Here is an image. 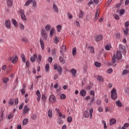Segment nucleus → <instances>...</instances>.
I'll use <instances>...</instances> for the list:
<instances>
[{"instance_id": "f257e3e1", "label": "nucleus", "mask_w": 129, "mask_h": 129, "mask_svg": "<svg viewBox=\"0 0 129 129\" xmlns=\"http://www.w3.org/2000/svg\"><path fill=\"white\" fill-rule=\"evenodd\" d=\"M111 97L112 99H113L114 100L116 99L117 98V95L116 94V90L115 89H113L111 91Z\"/></svg>"}, {"instance_id": "f03ea898", "label": "nucleus", "mask_w": 129, "mask_h": 129, "mask_svg": "<svg viewBox=\"0 0 129 129\" xmlns=\"http://www.w3.org/2000/svg\"><path fill=\"white\" fill-rule=\"evenodd\" d=\"M103 39V36L101 34H98L95 36L94 39L96 42H99Z\"/></svg>"}, {"instance_id": "7ed1b4c3", "label": "nucleus", "mask_w": 129, "mask_h": 129, "mask_svg": "<svg viewBox=\"0 0 129 129\" xmlns=\"http://www.w3.org/2000/svg\"><path fill=\"white\" fill-rule=\"evenodd\" d=\"M48 100L50 103H53L56 101V97L54 95H51L49 96Z\"/></svg>"}, {"instance_id": "20e7f679", "label": "nucleus", "mask_w": 129, "mask_h": 129, "mask_svg": "<svg viewBox=\"0 0 129 129\" xmlns=\"http://www.w3.org/2000/svg\"><path fill=\"white\" fill-rule=\"evenodd\" d=\"M19 13L21 16V19L24 21H27V17H26V15H25V13L24 12V10H20L19 11Z\"/></svg>"}, {"instance_id": "39448f33", "label": "nucleus", "mask_w": 129, "mask_h": 129, "mask_svg": "<svg viewBox=\"0 0 129 129\" xmlns=\"http://www.w3.org/2000/svg\"><path fill=\"white\" fill-rule=\"evenodd\" d=\"M119 50L121 53H126V47L123 45L119 44Z\"/></svg>"}, {"instance_id": "423d86ee", "label": "nucleus", "mask_w": 129, "mask_h": 129, "mask_svg": "<svg viewBox=\"0 0 129 129\" xmlns=\"http://www.w3.org/2000/svg\"><path fill=\"white\" fill-rule=\"evenodd\" d=\"M41 35L45 40H47V32L45 29L41 30Z\"/></svg>"}, {"instance_id": "0eeeda50", "label": "nucleus", "mask_w": 129, "mask_h": 129, "mask_svg": "<svg viewBox=\"0 0 129 129\" xmlns=\"http://www.w3.org/2000/svg\"><path fill=\"white\" fill-rule=\"evenodd\" d=\"M30 110V108L28 107V105H25L23 108V113L24 114H27L29 113V111Z\"/></svg>"}, {"instance_id": "6e6552de", "label": "nucleus", "mask_w": 129, "mask_h": 129, "mask_svg": "<svg viewBox=\"0 0 129 129\" xmlns=\"http://www.w3.org/2000/svg\"><path fill=\"white\" fill-rule=\"evenodd\" d=\"M10 60L12 63H13L14 64H16V63L18 62V56L17 55L14 56L10 58Z\"/></svg>"}, {"instance_id": "1a4fd4ad", "label": "nucleus", "mask_w": 129, "mask_h": 129, "mask_svg": "<svg viewBox=\"0 0 129 129\" xmlns=\"http://www.w3.org/2000/svg\"><path fill=\"white\" fill-rule=\"evenodd\" d=\"M5 25L7 29L11 28V21L9 20H6Z\"/></svg>"}, {"instance_id": "9d476101", "label": "nucleus", "mask_w": 129, "mask_h": 129, "mask_svg": "<svg viewBox=\"0 0 129 129\" xmlns=\"http://www.w3.org/2000/svg\"><path fill=\"white\" fill-rule=\"evenodd\" d=\"M100 13V11L98 9L97 10L95 15L94 21H97V19H98V17H99Z\"/></svg>"}, {"instance_id": "9b49d317", "label": "nucleus", "mask_w": 129, "mask_h": 129, "mask_svg": "<svg viewBox=\"0 0 129 129\" xmlns=\"http://www.w3.org/2000/svg\"><path fill=\"white\" fill-rule=\"evenodd\" d=\"M40 46L41 47L42 50H44V49H45V43L44 42V41H43V39H40Z\"/></svg>"}, {"instance_id": "f8f14e48", "label": "nucleus", "mask_w": 129, "mask_h": 129, "mask_svg": "<svg viewBox=\"0 0 129 129\" xmlns=\"http://www.w3.org/2000/svg\"><path fill=\"white\" fill-rule=\"evenodd\" d=\"M83 115L86 118H88V117H89V112H88V110H86L84 111Z\"/></svg>"}, {"instance_id": "ddd939ff", "label": "nucleus", "mask_w": 129, "mask_h": 129, "mask_svg": "<svg viewBox=\"0 0 129 129\" xmlns=\"http://www.w3.org/2000/svg\"><path fill=\"white\" fill-rule=\"evenodd\" d=\"M7 5L8 8H11L13 6V0H7Z\"/></svg>"}, {"instance_id": "4468645a", "label": "nucleus", "mask_w": 129, "mask_h": 129, "mask_svg": "<svg viewBox=\"0 0 129 129\" xmlns=\"http://www.w3.org/2000/svg\"><path fill=\"white\" fill-rule=\"evenodd\" d=\"M111 112L112 111V108L110 106H106L105 109V112Z\"/></svg>"}, {"instance_id": "2eb2a0df", "label": "nucleus", "mask_w": 129, "mask_h": 129, "mask_svg": "<svg viewBox=\"0 0 129 129\" xmlns=\"http://www.w3.org/2000/svg\"><path fill=\"white\" fill-rule=\"evenodd\" d=\"M116 123V119L114 118H112L110 120V125H112Z\"/></svg>"}, {"instance_id": "dca6fc26", "label": "nucleus", "mask_w": 129, "mask_h": 129, "mask_svg": "<svg viewBox=\"0 0 129 129\" xmlns=\"http://www.w3.org/2000/svg\"><path fill=\"white\" fill-rule=\"evenodd\" d=\"M122 57V54H121V53L119 52V51H117L116 52V58L117 59H121V57Z\"/></svg>"}, {"instance_id": "f3484780", "label": "nucleus", "mask_w": 129, "mask_h": 129, "mask_svg": "<svg viewBox=\"0 0 129 129\" xmlns=\"http://www.w3.org/2000/svg\"><path fill=\"white\" fill-rule=\"evenodd\" d=\"M71 72L73 76V77H75L76 76V73H77V71H76V69H73L71 70Z\"/></svg>"}, {"instance_id": "a211bd4d", "label": "nucleus", "mask_w": 129, "mask_h": 129, "mask_svg": "<svg viewBox=\"0 0 129 129\" xmlns=\"http://www.w3.org/2000/svg\"><path fill=\"white\" fill-rule=\"evenodd\" d=\"M36 95H37V101H40V100L41 99V93L40 92V91L37 90L36 91Z\"/></svg>"}, {"instance_id": "6ab92c4d", "label": "nucleus", "mask_w": 129, "mask_h": 129, "mask_svg": "<svg viewBox=\"0 0 129 129\" xmlns=\"http://www.w3.org/2000/svg\"><path fill=\"white\" fill-rule=\"evenodd\" d=\"M84 17V12H83V11L81 10L80 11V13L79 15V19H80V20L81 19H83Z\"/></svg>"}, {"instance_id": "aec40b11", "label": "nucleus", "mask_w": 129, "mask_h": 129, "mask_svg": "<svg viewBox=\"0 0 129 129\" xmlns=\"http://www.w3.org/2000/svg\"><path fill=\"white\" fill-rule=\"evenodd\" d=\"M59 60L60 63H62L63 64H65V63H66V60H65V58H64V57L62 56H59Z\"/></svg>"}, {"instance_id": "412c9836", "label": "nucleus", "mask_w": 129, "mask_h": 129, "mask_svg": "<svg viewBox=\"0 0 129 129\" xmlns=\"http://www.w3.org/2000/svg\"><path fill=\"white\" fill-rule=\"evenodd\" d=\"M80 95H81V96H85V95H86V91L85 90H81Z\"/></svg>"}, {"instance_id": "4be33fe9", "label": "nucleus", "mask_w": 129, "mask_h": 129, "mask_svg": "<svg viewBox=\"0 0 129 129\" xmlns=\"http://www.w3.org/2000/svg\"><path fill=\"white\" fill-rule=\"evenodd\" d=\"M14 103H15V98L10 99L8 102L9 105H14Z\"/></svg>"}, {"instance_id": "5701e85b", "label": "nucleus", "mask_w": 129, "mask_h": 129, "mask_svg": "<svg viewBox=\"0 0 129 129\" xmlns=\"http://www.w3.org/2000/svg\"><path fill=\"white\" fill-rule=\"evenodd\" d=\"M53 10L55 13H59V9H58V7L55 4L53 5Z\"/></svg>"}, {"instance_id": "b1692460", "label": "nucleus", "mask_w": 129, "mask_h": 129, "mask_svg": "<svg viewBox=\"0 0 129 129\" xmlns=\"http://www.w3.org/2000/svg\"><path fill=\"white\" fill-rule=\"evenodd\" d=\"M66 51V46L65 45H62L61 48V50H60V53L61 54H63V52Z\"/></svg>"}, {"instance_id": "393cba45", "label": "nucleus", "mask_w": 129, "mask_h": 129, "mask_svg": "<svg viewBox=\"0 0 129 129\" xmlns=\"http://www.w3.org/2000/svg\"><path fill=\"white\" fill-rule=\"evenodd\" d=\"M48 116L50 118L52 117V116H53V114L52 113V109H49L48 111Z\"/></svg>"}, {"instance_id": "a878e982", "label": "nucleus", "mask_w": 129, "mask_h": 129, "mask_svg": "<svg viewBox=\"0 0 129 129\" xmlns=\"http://www.w3.org/2000/svg\"><path fill=\"white\" fill-rule=\"evenodd\" d=\"M54 34H55V29L53 28L50 30L49 35L51 36V37H53Z\"/></svg>"}, {"instance_id": "bb28decb", "label": "nucleus", "mask_w": 129, "mask_h": 129, "mask_svg": "<svg viewBox=\"0 0 129 129\" xmlns=\"http://www.w3.org/2000/svg\"><path fill=\"white\" fill-rule=\"evenodd\" d=\"M32 3H33V0H28L25 4V7H28V6H30V4H32Z\"/></svg>"}, {"instance_id": "cd10ccee", "label": "nucleus", "mask_w": 129, "mask_h": 129, "mask_svg": "<svg viewBox=\"0 0 129 129\" xmlns=\"http://www.w3.org/2000/svg\"><path fill=\"white\" fill-rule=\"evenodd\" d=\"M12 22L14 26H15V28H17L18 27V22H17V21L15 19H12Z\"/></svg>"}, {"instance_id": "c85d7f7f", "label": "nucleus", "mask_w": 129, "mask_h": 129, "mask_svg": "<svg viewBox=\"0 0 129 129\" xmlns=\"http://www.w3.org/2000/svg\"><path fill=\"white\" fill-rule=\"evenodd\" d=\"M35 58H37V54H34L33 56L31 57L30 60L31 62H35Z\"/></svg>"}, {"instance_id": "c756f323", "label": "nucleus", "mask_w": 129, "mask_h": 129, "mask_svg": "<svg viewBox=\"0 0 129 129\" xmlns=\"http://www.w3.org/2000/svg\"><path fill=\"white\" fill-rule=\"evenodd\" d=\"M116 62V57L115 56V54L113 55V57L112 58V63L114 64Z\"/></svg>"}, {"instance_id": "7c9ffc66", "label": "nucleus", "mask_w": 129, "mask_h": 129, "mask_svg": "<svg viewBox=\"0 0 129 129\" xmlns=\"http://www.w3.org/2000/svg\"><path fill=\"white\" fill-rule=\"evenodd\" d=\"M97 80L100 82H103V78L101 76H99L97 77Z\"/></svg>"}, {"instance_id": "2f4dec72", "label": "nucleus", "mask_w": 129, "mask_h": 129, "mask_svg": "<svg viewBox=\"0 0 129 129\" xmlns=\"http://www.w3.org/2000/svg\"><path fill=\"white\" fill-rule=\"evenodd\" d=\"M88 49H89L90 53H94V47L93 46H89Z\"/></svg>"}, {"instance_id": "473e14b6", "label": "nucleus", "mask_w": 129, "mask_h": 129, "mask_svg": "<svg viewBox=\"0 0 129 129\" xmlns=\"http://www.w3.org/2000/svg\"><path fill=\"white\" fill-rule=\"evenodd\" d=\"M62 70L63 69H62V67H61V66H59L57 67V71L59 74H61L62 73Z\"/></svg>"}, {"instance_id": "72a5a7b5", "label": "nucleus", "mask_w": 129, "mask_h": 129, "mask_svg": "<svg viewBox=\"0 0 129 129\" xmlns=\"http://www.w3.org/2000/svg\"><path fill=\"white\" fill-rule=\"evenodd\" d=\"M29 122V119L27 118H25L23 121V125H26Z\"/></svg>"}, {"instance_id": "f704fd0d", "label": "nucleus", "mask_w": 129, "mask_h": 129, "mask_svg": "<svg viewBox=\"0 0 129 129\" xmlns=\"http://www.w3.org/2000/svg\"><path fill=\"white\" fill-rule=\"evenodd\" d=\"M124 32V34L125 35V36H127L128 35V28H125V29L123 30Z\"/></svg>"}, {"instance_id": "c9c22d12", "label": "nucleus", "mask_w": 129, "mask_h": 129, "mask_svg": "<svg viewBox=\"0 0 129 129\" xmlns=\"http://www.w3.org/2000/svg\"><path fill=\"white\" fill-rule=\"evenodd\" d=\"M129 71L127 70H124L122 72V75H126V74H128Z\"/></svg>"}, {"instance_id": "e433bc0d", "label": "nucleus", "mask_w": 129, "mask_h": 129, "mask_svg": "<svg viewBox=\"0 0 129 129\" xmlns=\"http://www.w3.org/2000/svg\"><path fill=\"white\" fill-rule=\"evenodd\" d=\"M116 104L119 106V107H121L122 106V103L120 102V101H117L116 102Z\"/></svg>"}, {"instance_id": "4c0bfd02", "label": "nucleus", "mask_w": 129, "mask_h": 129, "mask_svg": "<svg viewBox=\"0 0 129 129\" xmlns=\"http://www.w3.org/2000/svg\"><path fill=\"white\" fill-rule=\"evenodd\" d=\"M41 61H42V55L39 54L38 55L37 61L38 63H40Z\"/></svg>"}, {"instance_id": "58836bf2", "label": "nucleus", "mask_w": 129, "mask_h": 129, "mask_svg": "<svg viewBox=\"0 0 129 129\" xmlns=\"http://www.w3.org/2000/svg\"><path fill=\"white\" fill-rule=\"evenodd\" d=\"M58 117H60V118H61V117H62V118H65V117H66V116L65 115V114H62V113L60 112L58 113Z\"/></svg>"}, {"instance_id": "ea45409f", "label": "nucleus", "mask_w": 129, "mask_h": 129, "mask_svg": "<svg viewBox=\"0 0 129 129\" xmlns=\"http://www.w3.org/2000/svg\"><path fill=\"white\" fill-rule=\"evenodd\" d=\"M92 113H93V109H90L89 110V114H90V118H92Z\"/></svg>"}, {"instance_id": "a19ab883", "label": "nucleus", "mask_w": 129, "mask_h": 129, "mask_svg": "<svg viewBox=\"0 0 129 129\" xmlns=\"http://www.w3.org/2000/svg\"><path fill=\"white\" fill-rule=\"evenodd\" d=\"M92 113H93V109H90L89 110V114H90V118H92Z\"/></svg>"}, {"instance_id": "79ce46f5", "label": "nucleus", "mask_w": 129, "mask_h": 129, "mask_svg": "<svg viewBox=\"0 0 129 129\" xmlns=\"http://www.w3.org/2000/svg\"><path fill=\"white\" fill-rule=\"evenodd\" d=\"M60 41V38L59 37H55L54 38V42L55 44H57V43H58V42Z\"/></svg>"}, {"instance_id": "37998d69", "label": "nucleus", "mask_w": 129, "mask_h": 129, "mask_svg": "<svg viewBox=\"0 0 129 129\" xmlns=\"http://www.w3.org/2000/svg\"><path fill=\"white\" fill-rule=\"evenodd\" d=\"M57 32H60L61 31V29H62V26L60 25H57L56 27Z\"/></svg>"}, {"instance_id": "c03bdc74", "label": "nucleus", "mask_w": 129, "mask_h": 129, "mask_svg": "<svg viewBox=\"0 0 129 129\" xmlns=\"http://www.w3.org/2000/svg\"><path fill=\"white\" fill-rule=\"evenodd\" d=\"M3 81L4 83H7L8 81H9V78H3Z\"/></svg>"}, {"instance_id": "a18cd8bd", "label": "nucleus", "mask_w": 129, "mask_h": 129, "mask_svg": "<svg viewBox=\"0 0 129 129\" xmlns=\"http://www.w3.org/2000/svg\"><path fill=\"white\" fill-rule=\"evenodd\" d=\"M49 68H50V64L49 63H47L45 65V70H46V71H48Z\"/></svg>"}, {"instance_id": "49530a36", "label": "nucleus", "mask_w": 129, "mask_h": 129, "mask_svg": "<svg viewBox=\"0 0 129 129\" xmlns=\"http://www.w3.org/2000/svg\"><path fill=\"white\" fill-rule=\"evenodd\" d=\"M21 58L23 62H26V57H25V55H24V54H21Z\"/></svg>"}, {"instance_id": "de8ad7c7", "label": "nucleus", "mask_w": 129, "mask_h": 129, "mask_svg": "<svg viewBox=\"0 0 129 129\" xmlns=\"http://www.w3.org/2000/svg\"><path fill=\"white\" fill-rule=\"evenodd\" d=\"M50 29H51V26H50V25H47L45 26V30H46V31H50Z\"/></svg>"}, {"instance_id": "09e8293b", "label": "nucleus", "mask_w": 129, "mask_h": 129, "mask_svg": "<svg viewBox=\"0 0 129 129\" xmlns=\"http://www.w3.org/2000/svg\"><path fill=\"white\" fill-rule=\"evenodd\" d=\"M112 71H113V70H112V69H109L107 70L106 72L107 73H108V74H111V73H112Z\"/></svg>"}, {"instance_id": "8fccbe9b", "label": "nucleus", "mask_w": 129, "mask_h": 129, "mask_svg": "<svg viewBox=\"0 0 129 129\" xmlns=\"http://www.w3.org/2000/svg\"><path fill=\"white\" fill-rule=\"evenodd\" d=\"M95 66L96 67H100V66H101V63H99V62H95Z\"/></svg>"}, {"instance_id": "3c124183", "label": "nucleus", "mask_w": 129, "mask_h": 129, "mask_svg": "<svg viewBox=\"0 0 129 129\" xmlns=\"http://www.w3.org/2000/svg\"><path fill=\"white\" fill-rule=\"evenodd\" d=\"M76 52H77L76 48V47H74V48L73 49L72 54H73V55H76Z\"/></svg>"}, {"instance_id": "603ef678", "label": "nucleus", "mask_w": 129, "mask_h": 129, "mask_svg": "<svg viewBox=\"0 0 129 129\" xmlns=\"http://www.w3.org/2000/svg\"><path fill=\"white\" fill-rule=\"evenodd\" d=\"M19 27L21 30H24V29H25V26L22 23H19Z\"/></svg>"}, {"instance_id": "864d4df0", "label": "nucleus", "mask_w": 129, "mask_h": 129, "mask_svg": "<svg viewBox=\"0 0 129 129\" xmlns=\"http://www.w3.org/2000/svg\"><path fill=\"white\" fill-rule=\"evenodd\" d=\"M41 99L42 101H44V102H46V96L45 95H43L42 96Z\"/></svg>"}, {"instance_id": "5fc2aeb1", "label": "nucleus", "mask_w": 129, "mask_h": 129, "mask_svg": "<svg viewBox=\"0 0 129 129\" xmlns=\"http://www.w3.org/2000/svg\"><path fill=\"white\" fill-rule=\"evenodd\" d=\"M113 17L115 20H119V16L117 15V14H114L113 15Z\"/></svg>"}, {"instance_id": "6e6d98bb", "label": "nucleus", "mask_w": 129, "mask_h": 129, "mask_svg": "<svg viewBox=\"0 0 129 129\" xmlns=\"http://www.w3.org/2000/svg\"><path fill=\"white\" fill-rule=\"evenodd\" d=\"M111 48V45H107L105 47V49L106 50H110V48Z\"/></svg>"}, {"instance_id": "4d7b16f0", "label": "nucleus", "mask_w": 129, "mask_h": 129, "mask_svg": "<svg viewBox=\"0 0 129 129\" xmlns=\"http://www.w3.org/2000/svg\"><path fill=\"white\" fill-rule=\"evenodd\" d=\"M66 98V95L64 94H62L60 95V99H65Z\"/></svg>"}, {"instance_id": "13d9d810", "label": "nucleus", "mask_w": 129, "mask_h": 129, "mask_svg": "<svg viewBox=\"0 0 129 129\" xmlns=\"http://www.w3.org/2000/svg\"><path fill=\"white\" fill-rule=\"evenodd\" d=\"M98 111L99 112H102V111H103V107L99 106L98 108Z\"/></svg>"}, {"instance_id": "bf43d9fd", "label": "nucleus", "mask_w": 129, "mask_h": 129, "mask_svg": "<svg viewBox=\"0 0 129 129\" xmlns=\"http://www.w3.org/2000/svg\"><path fill=\"white\" fill-rule=\"evenodd\" d=\"M14 103L15 105H18V104L19 103V99L16 98L14 100Z\"/></svg>"}, {"instance_id": "052dcab7", "label": "nucleus", "mask_w": 129, "mask_h": 129, "mask_svg": "<svg viewBox=\"0 0 129 129\" xmlns=\"http://www.w3.org/2000/svg\"><path fill=\"white\" fill-rule=\"evenodd\" d=\"M125 11H124V10L123 9H121L120 11V15L121 16L122 15H123V14H124Z\"/></svg>"}, {"instance_id": "680f3d73", "label": "nucleus", "mask_w": 129, "mask_h": 129, "mask_svg": "<svg viewBox=\"0 0 129 129\" xmlns=\"http://www.w3.org/2000/svg\"><path fill=\"white\" fill-rule=\"evenodd\" d=\"M125 92L127 94V95H129V88H125Z\"/></svg>"}, {"instance_id": "e2e57ef3", "label": "nucleus", "mask_w": 129, "mask_h": 129, "mask_svg": "<svg viewBox=\"0 0 129 129\" xmlns=\"http://www.w3.org/2000/svg\"><path fill=\"white\" fill-rule=\"evenodd\" d=\"M21 40L22 41V42H25V43L28 42V39H27L26 38H22L21 39Z\"/></svg>"}, {"instance_id": "0e129e2a", "label": "nucleus", "mask_w": 129, "mask_h": 129, "mask_svg": "<svg viewBox=\"0 0 129 129\" xmlns=\"http://www.w3.org/2000/svg\"><path fill=\"white\" fill-rule=\"evenodd\" d=\"M36 118H37V115L36 114H33L32 116V119L35 120Z\"/></svg>"}, {"instance_id": "69168bd1", "label": "nucleus", "mask_w": 129, "mask_h": 129, "mask_svg": "<svg viewBox=\"0 0 129 129\" xmlns=\"http://www.w3.org/2000/svg\"><path fill=\"white\" fill-rule=\"evenodd\" d=\"M68 122H71V121H72V117L71 116H69L68 117Z\"/></svg>"}, {"instance_id": "338daca9", "label": "nucleus", "mask_w": 129, "mask_h": 129, "mask_svg": "<svg viewBox=\"0 0 129 129\" xmlns=\"http://www.w3.org/2000/svg\"><path fill=\"white\" fill-rule=\"evenodd\" d=\"M129 26V21H127L125 23V27L126 28H127V27H128Z\"/></svg>"}, {"instance_id": "774afa93", "label": "nucleus", "mask_w": 129, "mask_h": 129, "mask_svg": "<svg viewBox=\"0 0 129 129\" xmlns=\"http://www.w3.org/2000/svg\"><path fill=\"white\" fill-rule=\"evenodd\" d=\"M68 17L69 19H72V15L69 13H68Z\"/></svg>"}]
</instances>
